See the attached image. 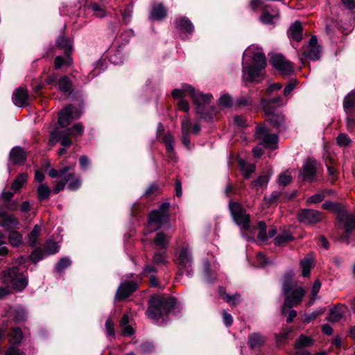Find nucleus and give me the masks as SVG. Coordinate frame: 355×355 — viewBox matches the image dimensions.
I'll return each instance as SVG.
<instances>
[{
	"label": "nucleus",
	"instance_id": "f257e3e1",
	"mask_svg": "<svg viewBox=\"0 0 355 355\" xmlns=\"http://www.w3.org/2000/svg\"><path fill=\"white\" fill-rule=\"evenodd\" d=\"M292 277L293 273L287 274L282 286V292L285 297L282 310L283 314H285L286 308L300 304L305 295V291L302 287L295 286L290 282Z\"/></svg>",
	"mask_w": 355,
	"mask_h": 355
},
{
	"label": "nucleus",
	"instance_id": "f03ea898",
	"mask_svg": "<svg viewBox=\"0 0 355 355\" xmlns=\"http://www.w3.org/2000/svg\"><path fill=\"white\" fill-rule=\"evenodd\" d=\"M175 302L173 297L155 295L150 298L146 314L151 319L158 320L170 313L174 307Z\"/></svg>",
	"mask_w": 355,
	"mask_h": 355
},
{
	"label": "nucleus",
	"instance_id": "7ed1b4c3",
	"mask_svg": "<svg viewBox=\"0 0 355 355\" xmlns=\"http://www.w3.org/2000/svg\"><path fill=\"white\" fill-rule=\"evenodd\" d=\"M171 94L174 98H183L187 94H189L193 99L194 104L196 105L198 113L201 112V105L208 104L212 98L211 94H202L199 91H196L189 85H184L181 89H173Z\"/></svg>",
	"mask_w": 355,
	"mask_h": 355
},
{
	"label": "nucleus",
	"instance_id": "20e7f679",
	"mask_svg": "<svg viewBox=\"0 0 355 355\" xmlns=\"http://www.w3.org/2000/svg\"><path fill=\"white\" fill-rule=\"evenodd\" d=\"M174 262L178 267L180 275L186 273L189 277L191 275L193 256L192 251L189 244L184 243L176 252Z\"/></svg>",
	"mask_w": 355,
	"mask_h": 355
},
{
	"label": "nucleus",
	"instance_id": "39448f33",
	"mask_svg": "<svg viewBox=\"0 0 355 355\" xmlns=\"http://www.w3.org/2000/svg\"><path fill=\"white\" fill-rule=\"evenodd\" d=\"M170 204L164 202L157 209L152 211L149 214L148 229L149 232H153L160 229L169 221L168 209Z\"/></svg>",
	"mask_w": 355,
	"mask_h": 355
},
{
	"label": "nucleus",
	"instance_id": "423d86ee",
	"mask_svg": "<svg viewBox=\"0 0 355 355\" xmlns=\"http://www.w3.org/2000/svg\"><path fill=\"white\" fill-rule=\"evenodd\" d=\"M1 279L4 284H10L17 291L24 289L28 284L25 275L19 272L17 267H12L3 270L1 273Z\"/></svg>",
	"mask_w": 355,
	"mask_h": 355
},
{
	"label": "nucleus",
	"instance_id": "0eeeda50",
	"mask_svg": "<svg viewBox=\"0 0 355 355\" xmlns=\"http://www.w3.org/2000/svg\"><path fill=\"white\" fill-rule=\"evenodd\" d=\"M229 209L234 221L242 230L250 228V215L246 213L245 208L239 202L230 201Z\"/></svg>",
	"mask_w": 355,
	"mask_h": 355
},
{
	"label": "nucleus",
	"instance_id": "6e6552de",
	"mask_svg": "<svg viewBox=\"0 0 355 355\" xmlns=\"http://www.w3.org/2000/svg\"><path fill=\"white\" fill-rule=\"evenodd\" d=\"M336 220L343 225L345 230V233L340 236L339 240L348 243L349 235L355 229V214H349L345 209L342 213L336 216Z\"/></svg>",
	"mask_w": 355,
	"mask_h": 355
},
{
	"label": "nucleus",
	"instance_id": "1a4fd4ad",
	"mask_svg": "<svg viewBox=\"0 0 355 355\" xmlns=\"http://www.w3.org/2000/svg\"><path fill=\"white\" fill-rule=\"evenodd\" d=\"M320 168V164L314 159L309 158L304 164L301 175L302 180L307 182H313Z\"/></svg>",
	"mask_w": 355,
	"mask_h": 355
},
{
	"label": "nucleus",
	"instance_id": "9d476101",
	"mask_svg": "<svg viewBox=\"0 0 355 355\" xmlns=\"http://www.w3.org/2000/svg\"><path fill=\"white\" fill-rule=\"evenodd\" d=\"M298 220L305 225H314L320 223L322 218V214L315 209H304L297 214Z\"/></svg>",
	"mask_w": 355,
	"mask_h": 355
},
{
	"label": "nucleus",
	"instance_id": "9b49d317",
	"mask_svg": "<svg viewBox=\"0 0 355 355\" xmlns=\"http://www.w3.org/2000/svg\"><path fill=\"white\" fill-rule=\"evenodd\" d=\"M270 62L282 74L288 75L293 72V66L291 62L286 60L281 54H274L271 55Z\"/></svg>",
	"mask_w": 355,
	"mask_h": 355
},
{
	"label": "nucleus",
	"instance_id": "f8f14e48",
	"mask_svg": "<svg viewBox=\"0 0 355 355\" xmlns=\"http://www.w3.org/2000/svg\"><path fill=\"white\" fill-rule=\"evenodd\" d=\"M138 288L137 282L130 280L121 283L115 295L117 300H123L131 295Z\"/></svg>",
	"mask_w": 355,
	"mask_h": 355
},
{
	"label": "nucleus",
	"instance_id": "ddd939ff",
	"mask_svg": "<svg viewBox=\"0 0 355 355\" xmlns=\"http://www.w3.org/2000/svg\"><path fill=\"white\" fill-rule=\"evenodd\" d=\"M255 136L257 138L262 140V144L266 148L274 149L277 142V137L275 134L268 133L266 129L258 126L257 128Z\"/></svg>",
	"mask_w": 355,
	"mask_h": 355
},
{
	"label": "nucleus",
	"instance_id": "4468645a",
	"mask_svg": "<svg viewBox=\"0 0 355 355\" xmlns=\"http://www.w3.org/2000/svg\"><path fill=\"white\" fill-rule=\"evenodd\" d=\"M279 18V11L277 9L272 8L269 5H265L263 7L262 13L259 20L263 24H275V20Z\"/></svg>",
	"mask_w": 355,
	"mask_h": 355
},
{
	"label": "nucleus",
	"instance_id": "2eb2a0df",
	"mask_svg": "<svg viewBox=\"0 0 355 355\" xmlns=\"http://www.w3.org/2000/svg\"><path fill=\"white\" fill-rule=\"evenodd\" d=\"M314 345V340L304 334H301L295 342L296 355H310L309 352L303 350L304 348L311 347Z\"/></svg>",
	"mask_w": 355,
	"mask_h": 355
},
{
	"label": "nucleus",
	"instance_id": "dca6fc26",
	"mask_svg": "<svg viewBox=\"0 0 355 355\" xmlns=\"http://www.w3.org/2000/svg\"><path fill=\"white\" fill-rule=\"evenodd\" d=\"M261 69H262L255 65H251L248 67H243V82L245 84L247 83H252L254 81L256 78L260 76Z\"/></svg>",
	"mask_w": 355,
	"mask_h": 355
},
{
	"label": "nucleus",
	"instance_id": "f3484780",
	"mask_svg": "<svg viewBox=\"0 0 355 355\" xmlns=\"http://www.w3.org/2000/svg\"><path fill=\"white\" fill-rule=\"evenodd\" d=\"M12 101L18 107H26L28 104V93L26 89L19 87L12 95Z\"/></svg>",
	"mask_w": 355,
	"mask_h": 355
},
{
	"label": "nucleus",
	"instance_id": "a211bd4d",
	"mask_svg": "<svg viewBox=\"0 0 355 355\" xmlns=\"http://www.w3.org/2000/svg\"><path fill=\"white\" fill-rule=\"evenodd\" d=\"M9 157L14 164H24L26 160V153L23 148L16 146L11 150Z\"/></svg>",
	"mask_w": 355,
	"mask_h": 355
},
{
	"label": "nucleus",
	"instance_id": "6ab92c4d",
	"mask_svg": "<svg viewBox=\"0 0 355 355\" xmlns=\"http://www.w3.org/2000/svg\"><path fill=\"white\" fill-rule=\"evenodd\" d=\"M19 224V220L12 214L6 212L0 213V226L12 229Z\"/></svg>",
	"mask_w": 355,
	"mask_h": 355
},
{
	"label": "nucleus",
	"instance_id": "aec40b11",
	"mask_svg": "<svg viewBox=\"0 0 355 355\" xmlns=\"http://www.w3.org/2000/svg\"><path fill=\"white\" fill-rule=\"evenodd\" d=\"M266 341V337L257 332L251 333L248 337V344L251 349L261 347L265 344Z\"/></svg>",
	"mask_w": 355,
	"mask_h": 355
},
{
	"label": "nucleus",
	"instance_id": "412c9836",
	"mask_svg": "<svg viewBox=\"0 0 355 355\" xmlns=\"http://www.w3.org/2000/svg\"><path fill=\"white\" fill-rule=\"evenodd\" d=\"M72 110L71 105L66 106L59 114L58 123L61 127H67L72 121Z\"/></svg>",
	"mask_w": 355,
	"mask_h": 355
},
{
	"label": "nucleus",
	"instance_id": "4be33fe9",
	"mask_svg": "<svg viewBox=\"0 0 355 355\" xmlns=\"http://www.w3.org/2000/svg\"><path fill=\"white\" fill-rule=\"evenodd\" d=\"M302 31L301 22L296 21L291 25L288 31V37L293 40L300 42L302 39Z\"/></svg>",
	"mask_w": 355,
	"mask_h": 355
},
{
	"label": "nucleus",
	"instance_id": "5701e85b",
	"mask_svg": "<svg viewBox=\"0 0 355 355\" xmlns=\"http://www.w3.org/2000/svg\"><path fill=\"white\" fill-rule=\"evenodd\" d=\"M175 27L186 33H191L194 26L191 21L186 17H181L175 20Z\"/></svg>",
	"mask_w": 355,
	"mask_h": 355
},
{
	"label": "nucleus",
	"instance_id": "b1692460",
	"mask_svg": "<svg viewBox=\"0 0 355 355\" xmlns=\"http://www.w3.org/2000/svg\"><path fill=\"white\" fill-rule=\"evenodd\" d=\"M166 16V9L162 3L154 5L150 12V18L153 20L160 21Z\"/></svg>",
	"mask_w": 355,
	"mask_h": 355
},
{
	"label": "nucleus",
	"instance_id": "393cba45",
	"mask_svg": "<svg viewBox=\"0 0 355 355\" xmlns=\"http://www.w3.org/2000/svg\"><path fill=\"white\" fill-rule=\"evenodd\" d=\"M191 128V122L189 118H185L182 122V141L183 144L189 148L190 144V139L189 134Z\"/></svg>",
	"mask_w": 355,
	"mask_h": 355
},
{
	"label": "nucleus",
	"instance_id": "a878e982",
	"mask_svg": "<svg viewBox=\"0 0 355 355\" xmlns=\"http://www.w3.org/2000/svg\"><path fill=\"white\" fill-rule=\"evenodd\" d=\"M219 295L222 299H223L226 302H227L231 306H236L241 302L240 294L235 293L233 295H230L222 287L219 288Z\"/></svg>",
	"mask_w": 355,
	"mask_h": 355
},
{
	"label": "nucleus",
	"instance_id": "bb28decb",
	"mask_svg": "<svg viewBox=\"0 0 355 355\" xmlns=\"http://www.w3.org/2000/svg\"><path fill=\"white\" fill-rule=\"evenodd\" d=\"M65 179H69L67 187L71 191H76L81 187L82 182L80 179L76 177L73 172L66 174Z\"/></svg>",
	"mask_w": 355,
	"mask_h": 355
},
{
	"label": "nucleus",
	"instance_id": "cd10ccee",
	"mask_svg": "<svg viewBox=\"0 0 355 355\" xmlns=\"http://www.w3.org/2000/svg\"><path fill=\"white\" fill-rule=\"evenodd\" d=\"M169 241L170 236H167L163 232H157L154 239L155 244L164 250H166L168 248Z\"/></svg>",
	"mask_w": 355,
	"mask_h": 355
},
{
	"label": "nucleus",
	"instance_id": "c85d7f7f",
	"mask_svg": "<svg viewBox=\"0 0 355 355\" xmlns=\"http://www.w3.org/2000/svg\"><path fill=\"white\" fill-rule=\"evenodd\" d=\"M56 46L62 49L65 54L70 53L72 51L71 41L64 35H60L56 40Z\"/></svg>",
	"mask_w": 355,
	"mask_h": 355
},
{
	"label": "nucleus",
	"instance_id": "c756f323",
	"mask_svg": "<svg viewBox=\"0 0 355 355\" xmlns=\"http://www.w3.org/2000/svg\"><path fill=\"white\" fill-rule=\"evenodd\" d=\"M59 89L65 94H71L72 91V83L69 77L64 76L60 78L58 83Z\"/></svg>",
	"mask_w": 355,
	"mask_h": 355
},
{
	"label": "nucleus",
	"instance_id": "7c9ffc66",
	"mask_svg": "<svg viewBox=\"0 0 355 355\" xmlns=\"http://www.w3.org/2000/svg\"><path fill=\"white\" fill-rule=\"evenodd\" d=\"M66 54L65 57L56 56L54 60V66L56 69H60L63 67H69L72 64V59L69 55Z\"/></svg>",
	"mask_w": 355,
	"mask_h": 355
},
{
	"label": "nucleus",
	"instance_id": "2f4dec72",
	"mask_svg": "<svg viewBox=\"0 0 355 355\" xmlns=\"http://www.w3.org/2000/svg\"><path fill=\"white\" fill-rule=\"evenodd\" d=\"M164 143L165 144L168 157L171 159H174L175 153H174V150H173V144H174L173 137L170 134L166 135L164 138Z\"/></svg>",
	"mask_w": 355,
	"mask_h": 355
},
{
	"label": "nucleus",
	"instance_id": "473e14b6",
	"mask_svg": "<svg viewBox=\"0 0 355 355\" xmlns=\"http://www.w3.org/2000/svg\"><path fill=\"white\" fill-rule=\"evenodd\" d=\"M343 316V311L340 310L338 305L331 309L327 320L330 322H337Z\"/></svg>",
	"mask_w": 355,
	"mask_h": 355
},
{
	"label": "nucleus",
	"instance_id": "72a5a7b5",
	"mask_svg": "<svg viewBox=\"0 0 355 355\" xmlns=\"http://www.w3.org/2000/svg\"><path fill=\"white\" fill-rule=\"evenodd\" d=\"M23 339V333L20 328L13 327L9 334V341L12 344H19Z\"/></svg>",
	"mask_w": 355,
	"mask_h": 355
},
{
	"label": "nucleus",
	"instance_id": "f704fd0d",
	"mask_svg": "<svg viewBox=\"0 0 355 355\" xmlns=\"http://www.w3.org/2000/svg\"><path fill=\"white\" fill-rule=\"evenodd\" d=\"M322 206L323 209L330 210L334 213H336V216L339 215L345 210L344 207L341 204L331 201L324 202Z\"/></svg>",
	"mask_w": 355,
	"mask_h": 355
},
{
	"label": "nucleus",
	"instance_id": "c9c22d12",
	"mask_svg": "<svg viewBox=\"0 0 355 355\" xmlns=\"http://www.w3.org/2000/svg\"><path fill=\"white\" fill-rule=\"evenodd\" d=\"M42 230L41 226L39 225H35L31 232V233L28 236L27 243L30 246L35 245L37 242V239L40 235V232Z\"/></svg>",
	"mask_w": 355,
	"mask_h": 355
},
{
	"label": "nucleus",
	"instance_id": "e433bc0d",
	"mask_svg": "<svg viewBox=\"0 0 355 355\" xmlns=\"http://www.w3.org/2000/svg\"><path fill=\"white\" fill-rule=\"evenodd\" d=\"M269 121L272 125L282 130L284 129V117L280 114H271L269 116Z\"/></svg>",
	"mask_w": 355,
	"mask_h": 355
},
{
	"label": "nucleus",
	"instance_id": "4c0bfd02",
	"mask_svg": "<svg viewBox=\"0 0 355 355\" xmlns=\"http://www.w3.org/2000/svg\"><path fill=\"white\" fill-rule=\"evenodd\" d=\"M71 129H67L59 132V141L63 147H69L72 144V141L70 138Z\"/></svg>",
	"mask_w": 355,
	"mask_h": 355
},
{
	"label": "nucleus",
	"instance_id": "58836bf2",
	"mask_svg": "<svg viewBox=\"0 0 355 355\" xmlns=\"http://www.w3.org/2000/svg\"><path fill=\"white\" fill-rule=\"evenodd\" d=\"M321 49L320 46L307 47L304 55L310 60H317L320 58Z\"/></svg>",
	"mask_w": 355,
	"mask_h": 355
},
{
	"label": "nucleus",
	"instance_id": "ea45409f",
	"mask_svg": "<svg viewBox=\"0 0 355 355\" xmlns=\"http://www.w3.org/2000/svg\"><path fill=\"white\" fill-rule=\"evenodd\" d=\"M37 193L39 200L42 201L49 197L51 191L48 185L45 184H41L37 189Z\"/></svg>",
	"mask_w": 355,
	"mask_h": 355
},
{
	"label": "nucleus",
	"instance_id": "a19ab883",
	"mask_svg": "<svg viewBox=\"0 0 355 355\" xmlns=\"http://www.w3.org/2000/svg\"><path fill=\"white\" fill-rule=\"evenodd\" d=\"M27 179V173H20L17 176L16 179L12 182L11 189L15 191H18L19 189L22 187L24 184L26 182Z\"/></svg>",
	"mask_w": 355,
	"mask_h": 355
},
{
	"label": "nucleus",
	"instance_id": "79ce46f5",
	"mask_svg": "<svg viewBox=\"0 0 355 355\" xmlns=\"http://www.w3.org/2000/svg\"><path fill=\"white\" fill-rule=\"evenodd\" d=\"M153 263L157 265L168 263V255L165 251L155 252L153 257Z\"/></svg>",
	"mask_w": 355,
	"mask_h": 355
},
{
	"label": "nucleus",
	"instance_id": "37998d69",
	"mask_svg": "<svg viewBox=\"0 0 355 355\" xmlns=\"http://www.w3.org/2000/svg\"><path fill=\"white\" fill-rule=\"evenodd\" d=\"M343 107L347 111L355 109V92L352 91L345 96Z\"/></svg>",
	"mask_w": 355,
	"mask_h": 355
},
{
	"label": "nucleus",
	"instance_id": "c03bdc74",
	"mask_svg": "<svg viewBox=\"0 0 355 355\" xmlns=\"http://www.w3.org/2000/svg\"><path fill=\"white\" fill-rule=\"evenodd\" d=\"M254 64L252 65H255L261 69H264L266 66V59L264 53L261 52L255 53L252 57Z\"/></svg>",
	"mask_w": 355,
	"mask_h": 355
},
{
	"label": "nucleus",
	"instance_id": "a18cd8bd",
	"mask_svg": "<svg viewBox=\"0 0 355 355\" xmlns=\"http://www.w3.org/2000/svg\"><path fill=\"white\" fill-rule=\"evenodd\" d=\"M9 243L14 247H18L22 243V235L16 231H12L8 235Z\"/></svg>",
	"mask_w": 355,
	"mask_h": 355
},
{
	"label": "nucleus",
	"instance_id": "49530a36",
	"mask_svg": "<svg viewBox=\"0 0 355 355\" xmlns=\"http://www.w3.org/2000/svg\"><path fill=\"white\" fill-rule=\"evenodd\" d=\"M241 169L243 175L245 178H248L250 175L254 172L256 169L255 164H246L243 161L240 162Z\"/></svg>",
	"mask_w": 355,
	"mask_h": 355
},
{
	"label": "nucleus",
	"instance_id": "de8ad7c7",
	"mask_svg": "<svg viewBox=\"0 0 355 355\" xmlns=\"http://www.w3.org/2000/svg\"><path fill=\"white\" fill-rule=\"evenodd\" d=\"M73 168H74V165L71 166H64L62 169H60L59 171H58L55 168H51L49 171V175L52 178H55L58 177V175H60L63 178L66 175L67 172H69L71 170H73Z\"/></svg>",
	"mask_w": 355,
	"mask_h": 355
},
{
	"label": "nucleus",
	"instance_id": "09e8293b",
	"mask_svg": "<svg viewBox=\"0 0 355 355\" xmlns=\"http://www.w3.org/2000/svg\"><path fill=\"white\" fill-rule=\"evenodd\" d=\"M312 266V261L310 258L305 257L300 261V266L302 270L303 277H307L309 275L311 268Z\"/></svg>",
	"mask_w": 355,
	"mask_h": 355
},
{
	"label": "nucleus",
	"instance_id": "8fccbe9b",
	"mask_svg": "<svg viewBox=\"0 0 355 355\" xmlns=\"http://www.w3.org/2000/svg\"><path fill=\"white\" fill-rule=\"evenodd\" d=\"M269 181V177L266 175H260L252 182V187L257 190L267 186Z\"/></svg>",
	"mask_w": 355,
	"mask_h": 355
},
{
	"label": "nucleus",
	"instance_id": "3c124183",
	"mask_svg": "<svg viewBox=\"0 0 355 355\" xmlns=\"http://www.w3.org/2000/svg\"><path fill=\"white\" fill-rule=\"evenodd\" d=\"M257 227L259 231L257 235V239L261 241H266L268 239V236L266 232V225L263 221H259L257 223Z\"/></svg>",
	"mask_w": 355,
	"mask_h": 355
},
{
	"label": "nucleus",
	"instance_id": "603ef678",
	"mask_svg": "<svg viewBox=\"0 0 355 355\" xmlns=\"http://www.w3.org/2000/svg\"><path fill=\"white\" fill-rule=\"evenodd\" d=\"M45 255L46 254L44 250L40 248H37L32 251L30 255V259L33 263H36L42 259Z\"/></svg>",
	"mask_w": 355,
	"mask_h": 355
},
{
	"label": "nucleus",
	"instance_id": "864d4df0",
	"mask_svg": "<svg viewBox=\"0 0 355 355\" xmlns=\"http://www.w3.org/2000/svg\"><path fill=\"white\" fill-rule=\"evenodd\" d=\"M59 250V245L53 241H46L44 246V252L46 255L54 254Z\"/></svg>",
	"mask_w": 355,
	"mask_h": 355
},
{
	"label": "nucleus",
	"instance_id": "5fc2aeb1",
	"mask_svg": "<svg viewBox=\"0 0 355 355\" xmlns=\"http://www.w3.org/2000/svg\"><path fill=\"white\" fill-rule=\"evenodd\" d=\"M293 239V237L291 234H289L286 232H284L282 234L278 235L275 239V244L279 245L283 243H287L290 241H292Z\"/></svg>",
	"mask_w": 355,
	"mask_h": 355
},
{
	"label": "nucleus",
	"instance_id": "6e6d98bb",
	"mask_svg": "<svg viewBox=\"0 0 355 355\" xmlns=\"http://www.w3.org/2000/svg\"><path fill=\"white\" fill-rule=\"evenodd\" d=\"M292 180L291 172L287 170L284 173L281 174L278 179V182L279 184L283 186H286Z\"/></svg>",
	"mask_w": 355,
	"mask_h": 355
},
{
	"label": "nucleus",
	"instance_id": "4d7b16f0",
	"mask_svg": "<svg viewBox=\"0 0 355 355\" xmlns=\"http://www.w3.org/2000/svg\"><path fill=\"white\" fill-rule=\"evenodd\" d=\"M71 260L68 258H62L58 264L56 265L55 269L57 272H62L64 269L69 267L71 265Z\"/></svg>",
	"mask_w": 355,
	"mask_h": 355
},
{
	"label": "nucleus",
	"instance_id": "13d9d810",
	"mask_svg": "<svg viewBox=\"0 0 355 355\" xmlns=\"http://www.w3.org/2000/svg\"><path fill=\"white\" fill-rule=\"evenodd\" d=\"M325 311V308H321L318 311H314L310 314H305L304 315L303 321L304 322H310L314 320L318 315Z\"/></svg>",
	"mask_w": 355,
	"mask_h": 355
},
{
	"label": "nucleus",
	"instance_id": "bf43d9fd",
	"mask_svg": "<svg viewBox=\"0 0 355 355\" xmlns=\"http://www.w3.org/2000/svg\"><path fill=\"white\" fill-rule=\"evenodd\" d=\"M13 315L15 320L17 321H24L27 318L26 311L21 308L15 309L13 311Z\"/></svg>",
	"mask_w": 355,
	"mask_h": 355
},
{
	"label": "nucleus",
	"instance_id": "052dcab7",
	"mask_svg": "<svg viewBox=\"0 0 355 355\" xmlns=\"http://www.w3.org/2000/svg\"><path fill=\"white\" fill-rule=\"evenodd\" d=\"M69 182V179H65V176L63 177L61 180H58L53 189L54 193H58L60 191H62L67 182Z\"/></svg>",
	"mask_w": 355,
	"mask_h": 355
},
{
	"label": "nucleus",
	"instance_id": "680f3d73",
	"mask_svg": "<svg viewBox=\"0 0 355 355\" xmlns=\"http://www.w3.org/2000/svg\"><path fill=\"white\" fill-rule=\"evenodd\" d=\"M71 129L70 135L71 137L80 136L83 133V127L81 123H76Z\"/></svg>",
	"mask_w": 355,
	"mask_h": 355
},
{
	"label": "nucleus",
	"instance_id": "e2e57ef3",
	"mask_svg": "<svg viewBox=\"0 0 355 355\" xmlns=\"http://www.w3.org/2000/svg\"><path fill=\"white\" fill-rule=\"evenodd\" d=\"M337 144L340 146H347L349 144L351 140L345 134H340L336 139Z\"/></svg>",
	"mask_w": 355,
	"mask_h": 355
},
{
	"label": "nucleus",
	"instance_id": "0e129e2a",
	"mask_svg": "<svg viewBox=\"0 0 355 355\" xmlns=\"http://www.w3.org/2000/svg\"><path fill=\"white\" fill-rule=\"evenodd\" d=\"M105 328L107 334L110 336H114L115 331H114V324L111 318H107L105 322Z\"/></svg>",
	"mask_w": 355,
	"mask_h": 355
},
{
	"label": "nucleus",
	"instance_id": "69168bd1",
	"mask_svg": "<svg viewBox=\"0 0 355 355\" xmlns=\"http://www.w3.org/2000/svg\"><path fill=\"white\" fill-rule=\"evenodd\" d=\"M324 193L322 192L316 193L310 196L306 201L308 203H318L322 201L324 198Z\"/></svg>",
	"mask_w": 355,
	"mask_h": 355
},
{
	"label": "nucleus",
	"instance_id": "338daca9",
	"mask_svg": "<svg viewBox=\"0 0 355 355\" xmlns=\"http://www.w3.org/2000/svg\"><path fill=\"white\" fill-rule=\"evenodd\" d=\"M236 103L239 107H243L252 105V101L249 96H241L237 99Z\"/></svg>",
	"mask_w": 355,
	"mask_h": 355
},
{
	"label": "nucleus",
	"instance_id": "774afa93",
	"mask_svg": "<svg viewBox=\"0 0 355 355\" xmlns=\"http://www.w3.org/2000/svg\"><path fill=\"white\" fill-rule=\"evenodd\" d=\"M121 15L123 17V21L125 24H128L132 17V8L130 6L127 7L124 10L121 12Z\"/></svg>",
	"mask_w": 355,
	"mask_h": 355
}]
</instances>
